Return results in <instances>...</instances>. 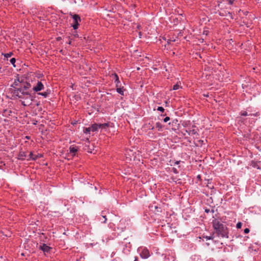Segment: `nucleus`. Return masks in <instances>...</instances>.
I'll return each mask as SVG.
<instances>
[{
  "instance_id": "22",
  "label": "nucleus",
  "mask_w": 261,
  "mask_h": 261,
  "mask_svg": "<svg viewBox=\"0 0 261 261\" xmlns=\"http://www.w3.org/2000/svg\"><path fill=\"white\" fill-rule=\"evenodd\" d=\"M207 182L206 186L207 187H208L210 189H213L214 188V186H211L208 185H211V184L212 180L211 179H207Z\"/></svg>"
},
{
  "instance_id": "30",
  "label": "nucleus",
  "mask_w": 261,
  "mask_h": 261,
  "mask_svg": "<svg viewBox=\"0 0 261 261\" xmlns=\"http://www.w3.org/2000/svg\"><path fill=\"white\" fill-rule=\"evenodd\" d=\"M226 1L227 2L228 4L230 5H232L234 2L233 0H226Z\"/></svg>"
},
{
  "instance_id": "37",
  "label": "nucleus",
  "mask_w": 261,
  "mask_h": 261,
  "mask_svg": "<svg viewBox=\"0 0 261 261\" xmlns=\"http://www.w3.org/2000/svg\"><path fill=\"white\" fill-rule=\"evenodd\" d=\"M22 105H23V106H27V105H29V104H26L25 103V101H22Z\"/></svg>"
},
{
  "instance_id": "25",
  "label": "nucleus",
  "mask_w": 261,
  "mask_h": 261,
  "mask_svg": "<svg viewBox=\"0 0 261 261\" xmlns=\"http://www.w3.org/2000/svg\"><path fill=\"white\" fill-rule=\"evenodd\" d=\"M10 63L13 65V66L15 67L16 66L15 65V63L16 62V59L14 58H11L10 59Z\"/></svg>"
},
{
  "instance_id": "9",
  "label": "nucleus",
  "mask_w": 261,
  "mask_h": 261,
  "mask_svg": "<svg viewBox=\"0 0 261 261\" xmlns=\"http://www.w3.org/2000/svg\"><path fill=\"white\" fill-rule=\"evenodd\" d=\"M219 14L220 16H229L231 19H233V16H232V13L229 12H228V11H226L223 10H221L219 12Z\"/></svg>"
},
{
  "instance_id": "12",
  "label": "nucleus",
  "mask_w": 261,
  "mask_h": 261,
  "mask_svg": "<svg viewBox=\"0 0 261 261\" xmlns=\"http://www.w3.org/2000/svg\"><path fill=\"white\" fill-rule=\"evenodd\" d=\"M144 127L146 128L147 130H153L154 129V126L153 124V123L149 122L144 125Z\"/></svg>"
},
{
  "instance_id": "15",
  "label": "nucleus",
  "mask_w": 261,
  "mask_h": 261,
  "mask_svg": "<svg viewBox=\"0 0 261 261\" xmlns=\"http://www.w3.org/2000/svg\"><path fill=\"white\" fill-rule=\"evenodd\" d=\"M99 128L106 129L110 126V123H105L103 124H99Z\"/></svg>"
},
{
  "instance_id": "18",
  "label": "nucleus",
  "mask_w": 261,
  "mask_h": 261,
  "mask_svg": "<svg viewBox=\"0 0 261 261\" xmlns=\"http://www.w3.org/2000/svg\"><path fill=\"white\" fill-rule=\"evenodd\" d=\"M81 99V96L80 95H78V94H75L72 97V100H76V101H78L79 100Z\"/></svg>"
},
{
  "instance_id": "45",
  "label": "nucleus",
  "mask_w": 261,
  "mask_h": 261,
  "mask_svg": "<svg viewBox=\"0 0 261 261\" xmlns=\"http://www.w3.org/2000/svg\"><path fill=\"white\" fill-rule=\"evenodd\" d=\"M171 41L170 40H169L167 41V42H168V43H170Z\"/></svg>"
},
{
  "instance_id": "41",
  "label": "nucleus",
  "mask_w": 261,
  "mask_h": 261,
  "mask_svg": "<svg viewBox=\"0 0 261 261\" xmlns=\"http://www.w3.org/2000/svg\"><path fill=\"white\" fill-rule=\"evenodd\" d=\"M180 161H176V162H175V164H178L179 163H180Z\"/></svg>"
},
{
  "instance_id": "14",
  "label": "nucleus",
  "mask_w": 261,
  "mask_h": 261,
  "mask_svg": "<svg viewBox=\"0 0 261 261\" xmlns=\"http://www.w3.org/2000/svg\"><path fill=\"white\" fill-rule=\"evenodd\" d=\"M50 93V91L48 90H47L45 92H39L38 93V95H42L44 97L46 98L47 97L48 95Z\"/></svg>"
},
{
  "instance_id": "28",
  "label": "nucleus",
  "mask_w": 261,
  "mask_h": 261,
  "mask_svg": "<svg viewBox=\"0 0 261 261\" xmlns=\"http://www.w3.org/2000/svg\"><path fill=\"white\" fill-rule=\"evenodd\" d=\"M203 238H205L207 240H213L214 237L213 236H203Z\"/></svg>"
},
{
  "instance_id": "3",
  "label": "nucleus",
  "mask_w": 261,
  "mask_h": 261,
  "mask_svg": "<svg viewBox=\"0 0 261 261\" xmlns=\"http://www.w3.org/2000/svg\"><path fill=\"white\" fill-rule=\"evenodd\" d=\"M70 15L73 18L72 27L74 30H76L78 28V27L79 25V22H81V19L80 16L77 14H73V15L71 13H70Z\"/></svg>"
},
{
  "instance_id": "40",
  "label": "nucleus",
  "mask_w": 261,
  "mask_h": 261,
  "mask_svg": "<svg viewBox=\"0 0 261 261\" xmlns=\"http://www.w3.org/2000/svg\"><path fill=\"white\" fill-rule=\"evenodd\" d=\"M61 39V37H58V38H57V41H59Z\"/></svg>"
},
{
  "instance_id": "13",
  "label": "nucleus",
  "mask_w": 261,
  "mask_h": 261,
  "mask_svg": "<svg viewBox=\"0 0 261 261\" xmlns=\"http://www.w3.org/2000/svg\"><path fill=\"white\" fill-rule=\"evenodd\" d=\"M90 127L91 130L92 132H96L99 128V124L94 123Z\"/></svg>"
},
{
  "instance_id": "29",
  "label": "nucleus",
  "mask_w": 261,
  "mask_h": 261,
  "mask_svg": "<svg viewBox=\"0 0 261 261\" xmlns=\"http://www.w3.org/2000/svg\"><path fill=\"white\" fill-rule=\"evenodd\" d=\"M157 110L159 111L160 112H163L165 110H164L163 107H159L158 108V109H157Z\"/></svg>"
},
{
  "instance_id": "6",
  "label": "nucleus",
  "mask_w": 261,
  "mask_h": 261,
  "mask_svg": "<svg viewBox=\"0 0 261 261\" xmlns=\"http://www.w3.org/2000/svg\"><path fill=\"white\" fill-rule=\"evenodd\" d=\"M35 92H39L44 89V85L40 81H38L37 85L32 88Z\"/></svg>"
},
{
  "instance_id": "38",
  "label": "nucleus",
  "mask_w": 261,
  "mask_h": 261,
  "mask_svg": "<svg viewBox=\"0 0 261 261\" xmlns=\"http://www.w3.org/2000/svg\"><path fill=\"white\" fill-rule=\"evenodd\" d=\"M134 261H138V258L137 256H136L135 257V259H134Z\"/></svg>"
},
{
  "instance_id": "42",
  "label": "nucleus",
  "mask_w": 261,
  "mask_h": 261,
  "mask_svg": "<svg viewBox=\"0 0 261 261\" xmlns=\"http://www.w3.org/2000/svg\"><path fill=\"white\" fill-rule=\"evenodd\" d=\"M74 36L75 37H78V34H76H76H75L74 35Z\"/></svg>"
},
{
  "instance_id": "39",
  "label": "nucleus",
  "mask_w": 261,
  "mask_h": 261,
  "mask_svg": "<svg viewBox=\"0 0 261 261\" xmlns=\"http://www.w3.org/2000/svg\"><path fill=\"white\" fill-rule=\"evenodd\" d=\"M192 132L193 134H195L196 133V132L194 129L192 130Z\"/></svg>"
},
{
  "instance_id": "17",
  "label": "nucleus",
  "mask_w": 261,
  "mask_h": 261,
  "mask_svg": "<svg viewBox=\"0 0 261 261\" xmlns=\"http://www.w3.org/2000/svg\"><path fill=\"white\" fill-rule=\"evenodd\" d=\"M240 115H241V116H248V115H251V116H252V115H253V116H256V115H257V114H248L247 112H246V111H243V112H241L240 113Z\"/></svg>"
},
{
  "instance_id": "27",
  "label": "nucleus",
  "mask_w": 261,
  "mask_h": 261,
  "mask_svg": "<svg viewBox=\"0 0 261 261\" xmlns=\"http://www.w3.org/2000/svg\"><path fill=\"white\" fill-rule=\"evenodd\" d=\"M242 223L240 222H238L237 224V225H236V227L238 229H240L242 227Z\"/></svg>"
},
{
  "instance_id": "11",
  "label": "nucleus",
  "mask_w": 261,
  "mask_h": 261,
  "mask_svg": "<svg viewBox=\"0 0 261 261\" xmlns=\"http://www.w3.org/2000/svg\"><path fill=\"white\" fill-rule=\"evenodd\" d=\"M69 149L70 153H72L73 155H75V153H76V152L78 150V147L72 145V146H70Z\"/></svg>"
},
{
  "instance_id": "19",
  "label": "nucleus",
  "mask_w": 261,
  "mask_h": 261,
  "mask_svg": "<svg viewBox=\"0 0 261 261\" xmlns=\"http://www.w3.org/2000/svg\"><path fill=\"white\" fill-rule=\"evenodd\" d=\"M180 88H181L180 84L178 83H177L175 85H174L173 87V90H176L179 89Z\"/></svg>"
},
{
  "instance_id": "20",
  "label": "nucleus",
  "mask_w": 261,
  "mask_h": 261,
  "mask_svg": "<svg viewBox=\"0 0 261 261\" xmlns=\"http://www.w3.org/2000/svg\"><path fill=\"white\" fill-rule=\"evenodd\" d=\"M162 125L160 122H158L156 123V128H158V130H162Z\"/></svg>"
},
{
  "instance_id": "32",
  "label": "nucleus",
  "mask_w": 261,
  "mask_h": 261,
  "mask_svg": "<svg viewBox=\"0 0 261 261\" xmlns=\"http://www.w3.org/2000/svg\"><path fill=\"white\" fill-rule=\"evenodd\" d=\"M245 233H248L250 231V230L249 228H246L244 230Z\"/></svg>"
},
{
  "instance_id": "46",
  "label": "nucleus",
  "mask_w": 261,
  "mask_h": 261,
  "mask_svg": "<svg viewBox=\"0 0 261 261\" xmlns=\"http://www.w3.org/2000/svg\"><path fill=\"white\" fill-rule=\"evenodd\" d=\"M26 138H27L28 139H29L30 138V137H26Z\"/></svg>"
},
{
  "instance_id": "16",
  "label": "nucleus",
  "mask_w": 261,
  "mask_h": 261,
  "mask_svg": "<svg viewBox=\"0 0 261 261\" xmlns=\"http://www.w3.org/2000/svg\"><path fill=\"white\" fill-rule=\"evenodd\" d=\"M116 91L121 94V95H124V90L123 87H119L116 88Z\"/></svg>"
},
{
  "instance_id": "10",
  "label": "nucleus",
  "mask_w": 261,
  "mask_h": 261,
  "mask_svg": "<svg viewBox=\"0 0 261 261\" xmlns=\"http://www.w3.org/2000/svg\"><path fill=\"white\" fill-rule=\"evenodd\" d=\"M39 249L43 251L44 252H49L51 248L45 244H42V245H40Z\"/></svg>"
},
{
  "instance_id": "8",
  "label": "nucleus",
  "mask_w": 261,
  "mask_h": 261,
  "mask_svg": "<svg viewBox=\"0 0 261 261\" xmlns=\"http://www.w3.org/2000/svg\"><path fill=\"white\" fill-rule=\"evenodd\" d=\"M27 152L22 150H20L18 155L17 159L19 160L23 161L27 158Z\"/></svg>"
},
{
  "instance_id": "21",
  "label": "nucleus",
  "mask_w": 261,
  "mask_h": 261,
  "mask_svg": "<svg viewBox=\"0 0 261 261\" xmlns=\"http://www.w3.org/2000/svg\"><path fill=\"white\" fill-rule=\"evenodd\" d=\"M91 129H90V127H85V128H84V129H83V132L85 133V134H90V132H91Z\"/></svg>"
},
{
  "instance_id": "35",
  "label": "nucleus",
  "mask_w": 261,
  "mask_h": 261,
  "mask_svg": "<svg viewBox=\"0 0 261 261\" xmlns=\"http://www.w3.org/2000/svg\"><path fill=\"white\" fill-rule=\"evenodd\" d=\"M204 212L206 213H208L210 212V210L207 208H205Z\"/></svg>"
},
{
  "instance_id": "2",
  "label": "nucleus",
  "mask_w": 261,
  "mask_h": 261,
  "mask_svg": "<svg viewBox=\"0 0 261 261\" xmlns=\"http://www.w3.org/2000/svg\"><path fill=\"white\" fill-rule=\"evenodd\" d=\"M212 225L215 230V232L218 237L222 238H228V228L221 220L215 218L212 221Z\"/></svg>"
},
{
  "instance_id": "1",
  "label": "nucleus",
  "mask_w": 261,
  "mask_h": 261,
  "mask_svg": "<svg viewBox=\"0 0 261 261\" xmlns=\"http://www.w3.org/2000/svg\"><path fill=\"white\" fill-rule=\"evenodd\" d=\"M11 87L14 88L12 93L19 99H30L32 100L31 95V85L23 80L20 81L19 79L15 80Z\"/></svg>"
},
{
  "instance_id": "31",
  "label": "nucleus",
  "mask_w": 261,
  "mask_h": 261,
  "mask_svg": "<svg viewBox=\"0 0 261 261\" xmlns=\"http://www.w3.org/2000/svg\"><path fill=\"white\" fill-rule=\"evenodd\" d=\"M169 120H170V117H165V118L164 119V122H168Z\"/></svg>"
},
{
  "instance_id": "24",
  "label": "nucleus",
  "mask_w": 261,
  "mask_h": 261,
  "mask_svg": "<svg viewBox=\"0 0 261 261\" xmlns=\"http://www.w3.org/2000/svg\"><path fill=\"white\" fill-rule=\"evenodd\" d=\"M111 76H114L115 82L117 81H118L119 77H118V75L116 73L112 74Z\"/></svg>"
},
{
  "instance_id": "44",
  "label": "nucleus",
  "mask_w": 261,
  "mask_h": 261,
  "mask_svg": "<svg viewBox=\"0 0 261 261\" xmlns=\"http://www.w3.org/2000/svg\"><path fill=\"white\" fill-rule=\"evenodd\" d=\"M68 44H71V40H69V41L68 42Z\"/></svg>"
},
{
  "instance_id": "4",
  "label": "nucleus",
  "mask_w": 261,
  "mask_h": 261,
  "mask_svg": "<svg viewBox=\"0 0 261 261\" xmlns=\"http://www.w3.org/2000/svg\"><path fill=\"white\" fill-rule=\"evenodd\" d=\"M125 221L123 220H121L119 224H117V229L118 230V232H117V234L115 233V237H116L117 236L119 235V233L122 232L124 231V230L125 228Z\"/></svg>"
},
{
  "instance_id": "23",
  "label": "nucleus",
  "mask_w": 261,
  "mask_h": 261,
  "mask_svg": "<svg viewBox=\"0 0 261 261\" xmlns=\"http://www.w3.org/2000/svg\"><path fill=\"white\" fill-rule=\"evenodd\" d=\"M12 55H13V53L12 52H10L9 53L4 54H3V55H4V56L6 58H8L11 57L12 56Z\"/></svg>"
},
{
  "instance_id": "34",
  "label": "nucleus",
  "mask_w": 261,
  "mask_h": 261,
  "mask_svg": "<svg viewBox=\"0 0 261 261\" xmlns=\"http://www.w3.org/2000/svg\"><path fill=\"white\" fill-rule=\"evenodd\" d=\"M102 217L103 218L104 220H103V221H102V222L103 223H106V221H107L106 216H102Z\"/></svg>"
},
{
  "instance_id": "47",
  "label": "nucleus",
  "mask_w": 261,
  "mask_h": 261,
  "mask_svg": "<svg viewBox=\"0 0 261 261\" xmlns=\"http://www.w3.org/2000/svg\"><path fill=\"white\" fill-rule=\"evenodd\" d=\"M212 212L213 213L214 212V211L213 210H212Z\"/></svg>"
},
{
  "instance_id": "33",
  "label": "nucleus",
  "mask_w": 261,
  "mask_h": 261,
  "mask_svg": "<svg viewBox=\"0 0 261 261\" xmlns=\"http://www.w3.org/2000/svg\"><path fill=\"white\" fill-rule=\"evenodd\" d=\"M172 171H173L174 173H178L177 170L175 168H172Z\"/></svg>"
},
{
  "instance_id": "5",
  "label": "nucleus",
  "mask_w": 261,
  "mask_h": 261,
  "mask_svg": "<svg viewBox=\"0 0 261 261\" xmlns=\"http://www.w3.org/2000/svg\"><path fill=\"white\" fill-rule=\"evenodd\" d=\"M139 250L140 255L142 258H147L150 256L149 251L146 248H141Z\"/></svg>"
},
{
  "instance_id": "43",
  "label": "nucleus",
  "mask_w": 261,
  "mask_h": 261,
  "mask_svg": "<svg viewBox=\"0 0 261 261\" xmlns=\"http://www.w3.org/2000/svg\"><path fill=\"white\" fill-rule=\"evenodd\" d=\"M197 178H199V179H200V175H198L197 176Z\"/></svg>"
},
{
  "instance_id": "36",
  "label": "nucleus",
  "mask_w": 261,
  "mask_h": 261,
  "mask_svg": "<svg viewBox=\"0 0 261 261\" xmlns=\"http://www.w3.org/2000/svg\"><path fill=\"white\" fill-rule=\"evenodd\" d=\"M109 225L110 228H113V226H115V224L113 223H110Z\"/></svg>"
},
{
  "instance_id": "7",
  "label": "nucleus",
  "mask_w": 261,
  "mask_h": 261,
  "mask_svg": "<svg viewBox=\"0 0 261 261\" xmlns=\"http://www.w3.org/2000/svg\"><path fill=\"white\" fill-rule=\"evenodd\" d=\"M41 156H42V155L40 154H38L37 155H34V154H33L32 152H30V154L28 156V158L27 159V160L28 161H30V160L35 161L37 159L41 158Z\"/></svg>"
},
{
  "instance_id": "26",
  "label": "nucleus",
  "mask_w": 261,
  "mask_h": 261,
  "mask_svg": "<svg viewBox=\"0 0 261 261\" xmlns=\"http://www.w3.org/2000/svg\"><path fill=\"white\" fill-rule=\"evenodd\" d=\"M115 83H116V88L121 87V83H120L119 80H118V81H117L115 82Z\"/></svg>"
}]
</instances>
